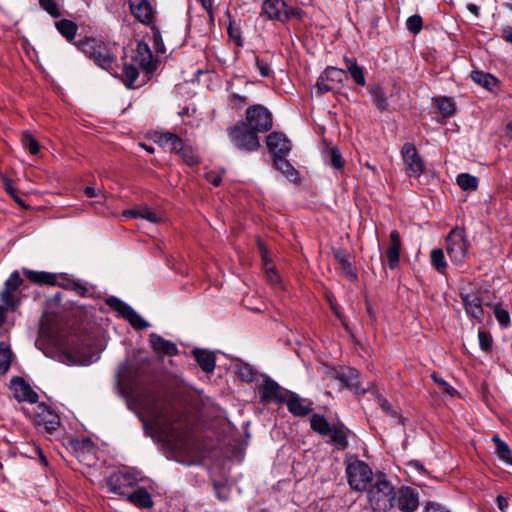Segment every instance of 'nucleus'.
<instances>
[{"label": "nucleus", "mask_w": 512, "mask_h": 512, "mask_svg": "<svg viewBox=\"0 0 512 512\" xmlns=\"http://www.w3.org/2000/svg\"><path fill=\"white\" fill-rule=\"evenodd\" d=\"M261 398L264 402H284L285 396L282 388L273 380H266L261 391Z\"/></svg>", "instance_id": "nucleus-23"}, {"label": "nucleus", "mask_w": 512, "mask_h": 512, "mask_svg": "<svg viewBox=\"0 0 512 512\" xmlns=\"http://www.w3.org/2000/svg\"><path fill=\"white\" fill-rule=\"evenodd\" d=\"M286 156H275L273 165L274 167L286 175L288 178H294L297 174L294 167L290 164L288 160L285 158Z\"/></svg>", "instance_id": "nucleus-38"}, {"label": "nucleus", "mask_w": 512, "mask_h": 512, "mask_svg": "<svg viewBox=\"0 0 512 512\" xmlns=\"http://www.w3.org/2000/svg\"><path fill=\"white\" fill-rule=\"evenodd\" d=\"M492 440L496 444V454L498 458L505 464L512 466V452L508 445L497 435H495Z\"/></svg>", "instance_id": "nucleus-32"}, {"label": "nucleus", "mask_w": 512, "mask_h": 512, "mask_svg": "<svg viewBox=\"0 0 512 512\" xmlns=\"http://www.w3.org/2000/svg\"><path fill=\"white\" fill-rule=\"evenodd\" d=\"M139 71L135 64H125L123 67V81L128 88H135Z\"/></svg>", "instance_id": "nucleus-40"}, {"label": "nucleus", "mask_w": 512, "mask_h": 512, "mask_svg": "<svg viewBox=\"0 0 512 512\" xmlns=\"http://www.w3.org/2000/svg\"><path fill=\"white\" fill-rule=\"evenodd\" d=\"M346 475L350 487L355 491H366L375 479L368 464L359 459L347 464Z\"/></svg>", "instance_id": "nucleus-4"}, {"label": "nucleus", "mask_w": 512, "mask_h": 512, "mask_svg": "<svg viewBox=\"0 0 512 512\" xmlns=\"http://www.w3.org/2000/svg\"><path fill=\"white\" fill-rule=\"evenodd\" d=\"M40 7L45 10L53 18L61 16L59 6L55 0H38Z\"/></svg>", "instance_id": "nucleus-50"}, {"label": "nucleus", "mask_w": 512, "mask_h": 512, "mask_svg": "<svg viewBox=\"0 0 512 512\" xmlns=\"http://www.w3.org/2000/svg\"><path fill=\"white\" fill-rule=\"evenodd\" d=\"M106 303L119 312L135 329L143 330L150 327V324L145 321L131 306L123 302L117 297H110Z\"/></svg>", "instance_id": "nucleus-9"}, {"label": "nucleus", "mask_w": 512, "mask_h": 512, "mask_svg": "<svg viewBox=\"0 0 512 512\" xmlns=\"http://www.w3.org/2000/svg\"><path fill=\"white\" fill-rule=\"evenodd\" d=\"M82 50L101 68L109 70L115 61L110 49L95 39H87L82 44Z\"/></svg>", "instance_id": "nucleus-7"}, {"label": "nucleus", "mask_w": 512, "mask_h": 512, "mask_svg": "<svg viewBox=\"0 0 512 512\" xmlns=\"http://www.w3.org/2000/svg\"><path fill=\"white\" fill-rule=\"evenodd\" d=\"M193 355L201 369L206 373H212L215 369L216 357L213 352L205 349H194Z\"/></svg>", "instance_id": "nucleus-25"}, {"label": "nucleus", "mask_w": 512, "mask_h": 512, "mask_svg": "<svg viewBox=\"0 0 512 512\" xmlns=\"http://www.w3.org/2000/svg\"><path fill=\"white\" fill-rule=\"evenodd\" d=\"M136 482L137 479L131 474L120 472L112 474L107 480V485L113 493L124 495L125 489L134 486Z\"/></svg>", "instance_id": "nucleus-17"}, {"label": "nucleus", "mask_w": 512, "mask_h": 512, "mask_svg": "<svg viewBox=\"0 0 512 512\" xmlns=\"http://www.w3.org/2000/svg\"><path fill=\"white\" fill-rule=\"evenodd\" d=\"M460 298L463 302L465 311L471 317L481 320L484 315L483 301L477 291H460Z\"/></svg>", "instance_id": "nucleus-12"}, {"label": "nucleus", "mask_w": 512, "mask_h": 512, "mask_svg": "<svg viewBox=\"0 0 512 512\" xmlns=\"http://www.w3.org/2000/svg\"><path fill=\"white\" fill-rule=\"evenodd\" d=\"M131 13L143 24H150L153 20V9L148 0H129Z\"/></svg>", "instance_id": "nucleus-19"}, {"label": "nucleus", "mask_w": 512, "mask_h": 512, "mask_svg": "<svg viewBox=\"0 0 512 512\" xmlns=\"http://www.w3.org/2000/svg\"><path fill=\"white\" fill-rule=\"evenodd\" d=\"M345 64L347 71L350 73L354 81L360 86H365L366 80L364 77L363 68L358 66L356 61L353 59H345Z\"/></svg>", "instance_id": "nucleus-35"}, {"label": "nucleus", "mask_w": 512, "mask_h": 512, "mask_svg": "<svg viewBox=\"0 0 512 512\" xmlns=\"http://www.w3.org/2000/svg\"><path fill=\"white\" fill-rule=\"evenodd\" d=\"M366 491L369 504L375 512H388L395 505V488L383 474L375 475L373 483Z\"/></svg>", "instance_id": "nucleus-2"}, {"label": "nucleus", "mask_w": 512, "mask_h": 512, "mask_svg": "<svg viewBox=\"0 0 512 512\" xmlns=\"http://www.w3.org/2000/svg\"><path fill=\"white\" fill-rule=\"evenodd\" d=\"M2 182H3V187L5 189V191L10 195V196H14V194L16 193V190L13 186V182L10 178L6 177V176H3L2 177Z\"/></svg>", "instance_id": "nucleus-62"}, {"label": "nucleus", "mask_w": 512, "mask_h": 512, "mask_svg": "<svg viewBox=\"0 0 512 512\" xmlns=\"http://www.w3.org/2000/svg\"><path fill=\"white\" fill-rule=\"evenodd\" d=\"M322 75L326 78L329 82H343L344 78L346 77L345 70L338 69L335 67H328L325 69V71L322 73Z\"/></svg>", "instance_id": "nucleus-47"}, {"label": "nucleus", "mask_w": 512, "mask_h": 512, "mask_svg": "<svg viewBox=\"0 0 512 512\" xmlns=\"http://www.w3.org/2000/svg\"><path fill=\"white\" fill-rule=\"evenodd\" d=\"M256 65L257 68L263 77H267L270 74V66L264 62L262 59L256 57Z\"/></svg>", "instance_id": "nucleus-60"}, {"label": "nucleus", "mask_w": 512, "mask_h": 512, "mask_svg": "<svg viewBox=\"0 0 512 512\" xmlns=\"http://www.w3.org/2000/svg\"><path fill=\"white\" fill-rule=\"evenodd\" d=\"M11 388L14 392V397L18 401H27L30 403H36L38 401V394L20 377H15L11 380Z\"/></svg>", "instance_id": "nucleus-18"}, {"label": "nucleus", "mask_w": 512, "mask_h": 512, "mask_svg": "<svg viewBox=\"0 0 512 512\" xmlns=\"http://www.w3.org/2000/svg\"><path fill=\"white\" fill-rule=\"evenodd\" d=\"M377 403L378 405L382 408V410L390 415V416H396V412L393 410L392 406L390 405V403L387 401V399H385L384 397L382 396H378L377 397Z\"/></svg>", "instance_id": "nucleus-57"}, {"label": "nucleus", "mask_w": 512, "mask_h": 512, "mask_svg": "<svg viewBox=\"0 0 512 512\" xmlns=\"http://www.w3.org/2000/svg\"><path fill=\"white\" fill-rule=\"evenodd\" d=\"M285 402L289 412L294 416L303 417L312 411L311 403L303 398H300L295 393H291L289 397L285 399Z\"/></svg>", "instance_id": "nucleus-21"}, {"label": "nucleus", "mask_w": 512, "mask_h": 512, "mask_svg": "<svg viewBox=\"0 0 512 512\" xmlns=\"http://www.w3.org/2000/svg\"><path fill=\"white\" fill-rule=\"evenodd\" d=\"M132 60L146 73H152L157 68V59L153 56L148 44L142 41L138 42Z\"/></svg>", "instance_id": "nucleus-11"}, {"label": "nucleus", "mask_w": 512, "mask_h": 512, "mask_svg": "<svg viewBox=\"0 0 512 512\" xmlns=\"http://www.w3.org/2000/svg\"><path fill=\"white\" fill-rule=\"evenodd\" d=\"M327 158L332 167L336 169H342L344 167L345 161L336 147H330L327 150Z\"/></svg>", "instance_id": "nucleus-46"}, {"label": "nucleus", "mask_w": 512, "mask_h": 512, "mask_svg": "<svg viewBox=\"0 0 512 512\" xmlns=\"http://www.w3.org/2000/svg\"><path fill=\"white\" fill-rule=\"evenodd\" d=\"M479 345L485 352L489 351L492 347V337L487 331L478 332Z\"/></svg>", "instance_id": "nucleus-53"}, {"label": "nucleus", "mask_w": 512, "mask_h": 512, "mask_svg": "<svg viewBox=\"0 0 512 512\" xmlns=\"http://www.w3.org/2000/svg\"><path fill=\"white\" fill-rule=\"evenodd\" d=\"M22 279L18 271H14L10 274L9 278L5 281L3 289L0 291V301L6 308L15 310L19 298L17 291L22 284Z\"/></svg>", "instance_id": "nucleus-8"}, {"label": "nucleus", "mask_w": 512, "mask_h": 512, "mask_svg": "<svg viewBox=\"0 0 512 512\" xmlns=\"http://www.w3.org/2000/svg\"><path fill=\"white\" fill-rule=\"evenodd\" d=\"M431 378L441 388L443 392L451 396L456 393V390L451 385H449L444 379L440 378L437 375V373H432Z\"/></svg>", "instance_id": "nucleus-54"}, {"label": "nucleus", "mask_w": 512, "mask_h": 512, "mask_svg": "<svg viewBox=\"0 0 512 512\" xmlns=\"http://www.w3.org/2000/svg\"><path fill=\"white\" fill-rule=\"evenodd\" d=\"M227 30H228V34H229L230 38L233 39L238 46H241L242 40H241L239 29L234 27L232 25V23H230Z\"/></svg>", "instance_id": "nucleus-58"}, {"label": "nucleus", "mask_w": 512, "mask_h": 512, "mask_svg": "<svg viewBox=\"0 0 512 512\" xmlns=\"http://www.w3.org/2000/svg\"><path fill=\"white\" fill-rule=\"evenodd\" d=\"M127 215H129L133 218L146 219L152 223H158L162 219L160 215H158L156 212H154L147 206H143L138 209L130 210L127 212Z\"/></svg>", "instance_id": "nucleus-33"}, {"label": "nucleus", "mask_w": 512, "mask_h": 512, "mask_svg": "<svg viewBox=\"0 0 512 512\" xmlns=\"http://www.w3.org/2000/svg\"><path fill=\"white\" fill-rule=\"evenodd\" d=\"M397 507L402 512H414L419 506L418 493L410 487H401L396 492Z\"/></svg>", "instance_id": "nucleus-14"}, {"label": "nucleus", "mask_w": 512, "mask_h": 512, "mask_svg": "<svg viewBox=\"0 0 512 512\" xmlns=\"http://www.w3.org/2000/svg\"><path fill=\"white\" fill-rule=\"evenodd\" d=\"M310 425L315 432L321 435H329L332 428L326 418L319 414H314L311 417Z\"/></svg>", "instance_id": "nucleus-37"}, {"label": "nucleus", "mask_w": 512, "mask_h": 512, "mask_svg": "<svg viewBox=\"0 0 512 512\" xmlns=\"http://www.w3.org/2000/svg\"><path fill=\"white\" fill-rule=\"evenodd\" d=\"M331 376L350 389H354L357 392L361 390L363 393L366 391V389L362 388L360 385L358 371L352 367H343L340 370H333Z\"/></svg>", "instance_id": "nucleus-16"}, {"label": "nucleus", "mask_w": 512, "mask_h": 512, "mask_svg": "<svg viewBox=\"0 0 512 512\" xmlns=\"http://www.w3.org/2000/svg\"><path fill=\"white\" fill-rule=\"evenodd\" d=\"M239 376L245 380V381H252L253 380V371L249 366H244L239 371Z\"/></svg>", "instance_id": "nucleus-63"}, {"label": "nucleus", "mask_w": 512, "mask_h": 512, "mask_svg": "<svg viewBox=\"0 0 512 512\" xmlns=\"http://www.w3.org/2000/svg\"><path fill=\"white\" fill-rule=\"evenodd\" d=\"M35 423L52 433L60 425L59 416L45 404H39L36 408Z\"/></svg>", "instance_id": "nucleus-13"}, {"label": "nucleus", "mask_w": 512, "mask_h": 512, "mask_svg": "<svg viewBox=\"0 0 512 512\" xmlns=\"http://www.w3.org/2000/svg\"><path fill=\"white\" fill-rule=\"evenodd\" d=\"M425 512H450V511L438 503L429 502L425 507Z\"/></svg>", "instance_id": "nucleus-61"}, {"label": "nucleus", "mask_w": 512, "mask_h": 512, "mask_svg": "<svg viewBox=\"0 0 512 512\" xmlns=\"http://www.w3.org/2000/svg\"><path fill=\"white\" fill-rule=\"evenodd\" d=\"M21 143L23 148L27 149L32 155H37L40 152L38 141L27 131L23 132Z\"/></svg>", "instance_id": "nucleus-44"}, {"label": "nucleus", "mask_w": 512, "mask_h": 512, "mask_svg": "<svg viewBox=\"0 0 512 512\" xmlns=\"http://www.w3.org/2000/svg\"><path fill=\"white\" fill-rule=\"evenodd\" d=\"M349 432L348 429L341 427H332L330 432V438L332 444L338 449V450H344L348 446L347 441V433Z\"/></svg>", "instance_id": "nucleus-30"}, {"label": "nucleus", "mask_w": 512, "mask_h": 512, "mask_svg": "<svg viewBox=\"0 0 512 512\" xmlns=\"http://www.w3.org/2000/svg\"><path fill=\"white\" fill-rule=\"evenodd\" d=\"M24 276L29 279L31 282L40 284V285H56L57 284V275L48 272H39L33 271L24 268L22 270Z\"/></svg>", "instance_id": "nucleus-28"}, {"label": "nucleus", "mask_w": 512, "mask_h": 512, "mask_svg": "<svg viewBox=\"0 0 512 512\" xmlns=\"http://www.w3.org/2000/svg\"><path fill=\"white\" fill-rule=\"evenodd\" d=\"M401 156L406 166L408 176L419 177L424 170V164L415 145L412 143H405L401 149Z\"/></svg>", "instance_id": "nucleus-10"}, {"label": "nucleus", "mask_w": 512, "mask_h": 512, "mask_svg": "<svg viewBox=\"0 0 512 512\" xmlns=\"http://www.w3.org/2000/svg\"><path fill=\"white\" fill-rule=\"evenodd\" d=\"M227 134L234 146L241 151L254 152L260 148L257 133L244 122H238L233 127L228 128Z\"/></svg>", "instance_id": "nucleus-3"}, {"label": "nucleus", "mask_w": 512, "mask_h": 512, "mask_svg": "<svg viewBox=\"0 0 512 512\" xmlns=\"http://www.w3.org/2000/svg\"><path fill=\"white\" fill-rule=\"evenodd\" d=\"M493 313L502 327H508L510 325V315L506 309H504L501 305L495 304L493 305Z\"/></svg>", "instance_id": "nucleus-48"}, {"label": "nucleus", "mask_w": 512, "mask_h": 512, "mask_svg": "<svg viewBox=\"0 0 512 512\" xmlns=\"http://www.w3.org/2000/svg\"><path fill=\"white\" fill-rule=\"evenodd\" d=\"M128 500L136 506L150 508L153 505L150 494L144 489L139 488L128 496Z\"/></svg>", "instance_id": "nucleus-31"}, {"label": "nucleus", "mask_w": 512, "mask_h": 512, "mask_svg": "<svg viewBox=\"0 0 512 512\" xmlns=\"http://www.w3.org/2000/svg\"><path fill=\"white\" fill-rule=\"evenodd\" d=\"M57 30L60 32L62 36H64L68 41H72L75 38L78 27L77 25L67 19H62L55 23Z\"/></svg>", "instance_id": "nucleus-34"}, {"label": "nucleus", "mask_w": 512, "mask_h": 512, "mask_svg": "<svg viewBox=\"0 0 512 512\" xmlns=\"http://www.w3.org/2000/svg\"><path fill=\"white\" fill-rule=\"evenodd\" d=\"M407 29L413 33L418 34L422 30V18L419 15H412L406 20Z\"/></svg>", "instance_id": "nucleus-52"}, {"label": "nucleus", "mask_w": 512, "mask_h": 512, "mask_svg": "<svg viewBox=\"0 0 512 512\" xmlns=\"http://www.w3.org/2000/svg\"><path fill=\"white\" fill-rule=\"evenodd\" d=\"M333 256L335 260L340 264L343 273L351 280L357 279L356 273L353 271L351 263L349 261V254L343 248H333Z\"/></svg>", "instance_id": "nucleus-27"}, {"label": "nucleus", "mask_w": 512, "mask_h": 512, "mask_svg": "<svg viewBox=\"0 0 512 512\" xmlns=\"http://www.w3.org/2000/svg\"><path fill=\"white\" fill-rule=\"evenodd\" d=\"M437 106L444 116H451L454 113V103L450 98L442 97L437 99Z\"/></svg>", "instance_id": "nucleus-51"}, {"label": "nucleus", "mask_w": 512, "mask_h": 512, "mask_svg": "<svg viewBox=\"0 0 512 512\" xmlns=\"http://www.w3.org/2000/svg\"><path fill=\"white\" fill-rule=\"evenodd\" d=\"M173 153L180 155L183 161L189 166L196 165L199 162L198 155L196 154L194 149L189 146H185L182 140L181 148L176 151H173Z\"/></svg>", "instance_id": "nucleus-39"}, {"label": "nucleus", "mask_w": 512, "mask_h": 512, "mask_svg": "<svg viewBox=\"0 0 512 512\" xmlns=\"http://www.w3.org/2000/svg\"><path fill=\"white\" fill-rule=\"evenodd\" d=\"M268 150L275 156H287L291 150V142L279 132H273L266 138Z\"/></svg>", "instance_id": "nucleus-15"}, {"label": "nucleus", "mask_w": 512, "mask_h": 512, "mask_svg": "<svg viewBox=\"0 0 512 512\" xmlns=\"http://www.w3.org/2000/svg\"><path fill=\"white\" fill-rule=\"evenodd\" d=\"M286 4L283 0H264L262 4L261 16H265L268 20L281 21L283 18V9Z\"/></svg>", "instance_id": "nucleus-22"}, {"label": "nucleus", "mask_w": 512, "mask_h": 512, "mask_svg": "<svg viewBox=\"0 0 512 512\" xmlns=\"http://www.w3.org/2000/svg\"><path fill=\"white\" fill-rule=\"evenodd\" d=\"M468 248L469 242L465 230L459 227L452 229L446 238V251L451 261L456 265H462Z\"/></svg>", "instance_id": "nucleus-5"}, {"label": "nucleus", "mask_w": 512, "mask_h": 512, "mask_svg": "<svg viewBox=\"0 0 512 512\" xmlns=\"http://www.w3.org/2000/svg\"><path fill=\"white\" fill-rule=\"evenodd\" d=\"M153 40H154V45H155V49L157 50V52L164 53L165 52L164 44L162 42V38H161V35L158 30L153 29Z\"/></svg>", "instance_id": "nucleus-59"}, {"label": "nucleus", "mask_w": 512, "mask_h": 512, "mask_svg": "<svg viewBox=\"0 0 512 512\" xmlns=\"http://www.w3.org/2000/svg\"><path fill=\"white\" fill-rule=\"evenodd\" d=\"M11 357L12 352L9 346L4 342H0V375L8 371L11 364Z\"/></svg>", "instance_id": "nucleus-42"}, {"label": "nucleus", "mask_w": 512, "mask_h": 512, "mask_svg": "<svg viewBox=\"0 0 512 512\" xmlns=\"http://www.w3.org/2000/svg\"><path fill=\"white\" fill-rule=\"evenodd\" d=\"M431 264L441 274L446 270L447 263L445 261L444 252L442 249H433L431 251Z\"/></svg>", "instance_id": "nucleus-43"}, {"label": "nucleus", "mask_w": 512, "mask_h": 512, "mask_svg": "<svg viewBox=\"0 0 512 512\" xmlns=\"http://www.w3.org/2000/svg\"><path fill=\"white\" fill-rule=\"evenodd\" d=\"M98 359L97 352H83L81 349L73 351V360L77 364L89 365Z\"/></svg>", "instance_id": "nucleus-41"}, {"label": "nucleus", "mask_w": 512, "mask_h": 512, "mask_svg": "<svg viewBox=\"0 0 512 512\" xmlns=\"http://www.w3.org/2000/svg\"><path fill=\"white\" fill-rule=\"evenodd\" d=\"M149 342L153 350L158 354L168 356H174L178 354V348L175 343L164 339L162 336L156 333H151L149 335Z\"/></svg>", "instance_id": "nucleus-20"}, {"label": "nucleus", "mask_w": 512, "mask_h": 512, "mask_svg": "<svg viewBox=\"0 0 512 512\" xmlns=\"http://www.w3.org/2000/svg\"><path fill=\"white\" fill-rule=\"evenodd\" d=\"M372 96H373V101L379 110L384 111L387 109L388 102H387L385 93L382 88L375 87L372 90Z\"/></svg>", "instance_id": "nucleus-49"}, {"label": "nucleus", "mask_w": 512, "mask_h": 512, "mask_svg": "<svg viewBox=\"0 0 512 512\" xmlns=\"http://www.w3.org/2000/svg\"><path fill=\"white\" fill-rule=\"evenodd\" d=\"M457 184L463 190H475L478 186V180L475 176L462 173L457 177Z\"/></svg>", "instance_id": "nucleus-45"}, {"label": "nucleus", "mask_w": 512, "mask_h": 512, "mask_svg": "<svg viewBox=\"0 0 512 512\" xmlns=\"http://www.w3.org/2000/svg\"><path fill=\"white\" fill-rule=\"evenodd\" d=\"M327 82L326 78L321 74L316 84L318 93L324 94L333 90L334 87Z\"/></svg>", "instance_id": "nucleus-56"}, {"label": "nucleus", "mask_w": 512, "mask_h": 512, "mask_svg": "<svg viewBox=\"0 0 512 512\" xmlns=\"http://www.w3.org/2000/svg\"><path fill=\"white\" fill-rule=\"evenodd\" d=\"M258 248L261 253V258H262V261L264 264V270H265L267 280L273 285H278L280 283V277L275 272L274 266L272 265V263L268 257V250H267L265 244L261 240H258Z\"/></svg>", "instance_id": "nucleus-26"}, {"label": "nucleus", "mask_w": 512, "mask_h": 512, "mask_svg": "<svg viewBox=\"0 0 512 512\" xmlns=\"http://www.w3.org/2000/svg\"><path fill=\"white\" fill-rule=\"evenodd\" d=\"M471 79L488 91H494V89L498 86L497 78H495L490 73L475 70L471 73Z\"/></svg>", "instance_id": "nucleus-29"}, {"label": "nucleus", "mask_w": 512, "mask_h": 512, "mask_svg": "<svg viewBox=\"0 0 512 512\" xmlns=\"http://www.w3.org/2000/svg\"><path fill=\"white\" fill-rule=\"evenodd\" d=\"M247 126L258 133H265L273 126L271 112L262 105H253L246 110L245 121Z\"/></svg>", "instance_id": "nucleus-6"}, {"label": "nucleus", "mask_w": 512, "mask_h": 512, "mask_svg": "<svg viewBox=\"0 0 512 512\" xmlns=\"http://www.w3.org/2000/svg\"><path fill=\"white\" fill-rule=\"evenodd\" d=\"M156 142L161 146H168L171 152L181 148V138L170 132L161 133Z\"/></svg>", "instance_id": "nucleus-36"}, {"label": "nucleus", "mask_w": 512, "mask_h": 512, "mask_svg": "<svg viewBox=\"0 0 512 512\" xmlns=\"http://www.w3.org/2000/svg\"><path fill=\"white\" fill-rule=\"evenodd\" d=\"M390 246L386 251L388 265L390 269H395L399 264V254L401 249V238L398 231L393 230L390 233Z\"/></svg>", "instance_id": "nucleus-24"}, {"label": "nucleus", "mask_w": 512, "mask_h": 512, "mask_svg": "<svg viewBox=\"0 0 512 512\" xmlns=\"http://www.w3.org/2000/svg\"><path fill=\"white\" fill-rule=\"evenodd\" d=\"M136 411L145 429H149L167 441H181L187 431L186 415L172 403L151 392H142L129 403Z\"/></svg>", "instance_id": "nucleus-1"}, {"label": "nucleus", "mask_w": 512, "mask_h": 512, "mask_svg": "<svg viewBox=\"0 0 512 512\" xmlns=\"http://www.w3.org/2000/svg\"><path fill=\"white\" fill-rule=\"evenodd\" d=\"M302 13L303 12L299 8H294V7L286 8L285 7L283 9V13H282L284 19H281V22H285V21H288L293 18L300 19L302 17Z\"/></svg>", "instance_id": "nucleus-55"}, {"label": "nucleus", "mask_w": 512, "mask_h": 512, "mask_svg": "<svg viewBox=\"0 0 512 512\" xmlns=\"http://www.w3.org/2000/svg\"><path fill=\"white\" fill-rule=\"evenodd\" d=\"M203 8L207 11L210 21L213 22L214 20V13H213V7H212V0H199Z\"/></svg>", "instance_id": "nucleus-64"}]
</instances>
